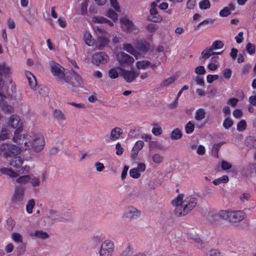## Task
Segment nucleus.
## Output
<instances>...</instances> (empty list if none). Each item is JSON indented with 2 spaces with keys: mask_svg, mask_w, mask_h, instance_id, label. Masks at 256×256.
<instances>
[{
  "mask_svg": "<svg viewBox=\"0 0 256 256\" xmlns=\"http://www.w3.org/2000/svg\"><path fill=\"white\" fill-rule=\"evenodd\" d=\"M194 125L191 122H189L185 126V130L187 134H190L194 130Z\"/></svg>",
  "mask_w": 256,
  "mask_h": 256,
  "instance_id": "obj_44",
  "label": "nucleus"
},
{
  "mask_svg": "<svg viewBox=\"0 0 256 256\" xmlns=\"http://www.w3.org/2000/svg\"><path fill=\"white\" fill-rule=\"evenodd\" d=\"M142 212L136 208L130 206L128 207L123 214V218L125 220H135L140 216Z\"/></svg>",
  "mask_w": 256,
  "mask_h": 256,
  "instance_id": "obj_10",
  "label": "nucleus"
},
{
  "mask_svg": "<svg viewBox=\"0 0 256 256\" xmlns=\"http://www.w3.org/2000/svg\"><path fill=\"white\" fill-rule=\"evenodd\" d=\"M131 252V248L130 246H128L122 252L120 256H130Z\"/></svg>",
  "mask_w": 256,
  "mask_h": 256,
  "instance_id": "obj_64",
  "label": "nucleus"
},
{
  "mask_svg": "<svg viewBox=\"0 0 256 256\" xmlns=\"http://www.w3.org/2000/svg\"><path fill=\"white\" fill-rule=\"evenodd\" d=\"M23 160L20 157L14 158L10 162V164L15 168L16 172L24 174V170L25 167L22 166L23 163Z\"/></svg>",
  "mask_w": 256,
  "mask_h": 256,
  "instance_id": "obj_14",
  "label": "nucleus"
},
{
  "mask_svg": "<svg viewBox=\"0 0 256 256\" xmlns=\"http://www.w3.org/2000/svg\"><path fill=\"white\" fill-rule=\"evenodd\" d=\"M26 76L28 80L29 84L32 88H34L36 86V80L34 76L30 72H27Z\"/></svg>",
  "mask_w": 256,
  "mask_h": 256,
  "instance_id": "obj_28",
  "label": "nucleus"
},
{
  "mask_svg": "<svg viewBox=\"0 0 256 256\" xmlns=\"http://www.w3.org/2000/svg\"><path fill=\"white\" fill-rule=\"evenodd\" d=\"M30 184L34 187L38 186L40 185V182L38 178L36 177H32L30 178V180H29Z\"/></svg>",
  "mask_w": 256,
  "mask_h": 256,
  "instance_id": "obj_45",
  "label": "nucleus"
},
{
  "mask_svg": "<svg viewBox=\"0 0 256 256\" xmlns=\"http://www.w3.org/2000/svg\"><path fill=\"white\" fill-rule=\"evenodd\" d=\"M176 80L174 77H170L164 80L160 84L161 86H168L171 84L173 83Z\"/></svg>",
  "mask_w": 256,
  "mask_h": 256,
  "instance_id": "obj_41",
  "label": "nucleus"
},
{
  "mask_svg": "<svg viewBox=\"0 0 256 256\" xmlns=\"http://www.w3.org/2000/svg\"><path fill=\"white\" fill-rule=\"evenodd\" d=\"M72 71V78L69 77L70 80V82L68 83L74 87L78 88L80 86L82 82L81 76L79 75L76 71H75L73 70Z\"/></svg>",
  "mask_w": 256,
  "mask_h": 256,
  "instance_id": "obj_17",
  "label": "nucleus"
},
{
  "mask_svg": "<svg viewBox=\"0 0 256 256\" xmlns=\"http://www.w3.org/2000/svg\"><path fill=\"white\" fill-rule=\"evenodd\" d=\"M10 130L6 127H2L0 132V141L4 140L10 138Z\"/></svg>",
  "mask_w": 256,
  "mask_h": 256,
  "instance_id": "obj_25",
  "label": "nucleus"
},
{
  "mask_svg": "<svg viewBox=\"0 0 256 256\" xmlns=\"http://www.w3.org/2000/svg\"><path fill=\"white\" fill-rule=\"evenodd\" d=\"M150 62L148 60L138 61L136 64V68L138 69H146L150 66Z\"/></svg>",
  "mask_w": 256,
  "mask_h": 256,
  "instance_id": "obj_31",
  "label": "nucleus"
},
{
  "mask_svg": "<svg viewBox=\"0 0 256 256\" xmlns=\"http://www.w3.org/2000/svg\"><path fill=\"white\" fill-rule=\"evenodd\" d=\"M35 202L34 199L29 200L26 206V212L28 214H31L32 212V209L34 206Z\"/></svg>",
  "mask_w": 256,
  "mask_h": 256,
  "instance_id": "obj_38",
  "label": "nucleus"
},
{
  "mask_svg": "<svg viewBox=\"0 0 256 256\" xmlns=\"http://www.w3.org/2000/svg\"><path fill=\"white\" fill-rule=\"evenodd\" d=\"M235 6L232 3H230L228 6L224 7L220 12V15L222 17H226L230 14V12L234 10Z\"/></svg>",
  "mask_w": 256,
  "mask_h": 256,
  "instance_id": "obj_24",
  "label": "nucleus"
},
{
  "mask_svg": "<svg viewBox=\"0 0 256 256\" xmlns=\"http://www.w3.org/2000/svg\"><path fill=\"white\" fill-rule=\"evenodd\" d=\"M118 70L120 71V75L122 76L128 82L130 83L134 81L140 74V72L134 70H126L122 66H118Z\"/></svg>",
  "mask_w": 256,
  "mask_h": 256,
  "instance_id": "obj_6",
  "label": "nucleus"
},
{
  "mask_svg": "<svg viewBox=\"0 0 256 256\" xmlns=\"http://www.w3.org/2000/svg\"><path fill=\"white\" fill-rule=\"evenodd\" d=\"M164 158L159 154H154L152 156V160L156 164L162 162Z\"/></svg>",
  "mask_w": 256,
  "mask_h": 256,
  "instance_id": "obj_60",
  "label": "nucleus"
},
{
  "mask_svg": "<svg viewBox=\"0 0 256 256\" xmlns=\"http://www.w3.org/2000/svg\"><path fill=\"white\" fill-rule=\"evenodd\" d=\"M60 222L62 221H68L72 218V214L70 212L67 211L63 214L62 215L60 214Z\"/></svg>",
  "mask_w": 256,
  "mask_h": 256,
  "instance_id": "obj_37",
  "label": "nucleus"
},
{
  "mask_svg": "<svg viewBox=\"0 0 256 256\" xmlns=\"http://www.w3.org/2000/svg\"><path fill=\"white\" fill-rule=\"evenodd\" d=\"M122 134V130L120 128L116 127L111 130L110 138L112 140H118Z\"/></svg>",
  "mask_w": 256,
  "mask_h": 256,
  "instance_id": "obj_23",
  "label": "nucleus"
},
{
  "mask_svg": "<svg viewBox=\"0 0 256 256\" xmlns=\"http://www.w3.org/2000/svg\"><path fill=\"white\" fill-rule=\"evenodd\" d=\"M0 108L2 110L5 114H10L14 111L13 106L9 104L4 100H0Z\"/></svg>",
  "mask_w": 256,
  "mask_h": 256,
  "instance_id": "obj_20",
  "label": "nucleus"
},
{
  "mask_svg": "<svg viewBox=\"0 0 256 256\" xmlns=\"http://www.w3.org/2000/svg\"><path fill=\"white\" fill-rule=\"evenodd\" d=\"M210 50H208V48L204 49L201 54L202 58L204 60L210 57Z\"/></svg>",
  "mask_w": 256,
  "mask_h": 256,
  "instance_id": "obj_62",
  "label": "nucleus"
},
{
  "mask_svg": "<svg viewBox=\"0 0 256 256\" xmlns=\"http://www.w3.org/2000/svg\"><path fill=\"white\" fill-rule=\"evenodd\" d=\"M108 40L105 37L98 36L96 46L97 48L102 50L108 44Z\"/></svg>",
  "mask_w": 256,
  "mask_h": 256,
  "instance_id": "obj_26",
  "label": "nucleus"
},
{
  "mask_svg": "<svg viewBox=\"0 0 256 256\" xmlns=\"http://www.w3.org/2000/svg\"><path fill=\"white\" fill-rule=\"evenodd\" d=\"M221 166L223 170H228L231 168L232 164L226 161L222 160L221 162Z\"/></svg>",
  "mask_w": 256,
  "mask_h": 256,
  "instance_id": "obj_63",
  "label": "nucleus"
},
{
  "mask_svg": "<svg viewBox=\"0 0 256 256\" xmlns=\"http://www.w3.org/2000/svg\"><path fill=\"white\" fill-rule=\"evenodd\" d=\"M120 22L122 28L126 32H131L134 30V26L132 22L126 17L121 18L120 19Z\"/></svg>",
  "mask_w": 256,
  "mask_h": 256,
  "instance_id": "obj_13",
  "label": "nucleus"
},
{
  "mask_svg": "<svg viewBox=\"0 0 256 256\" xmlns=\"http://www.w3.org/2000/svg\"><path fill=\"white\" fill-rule=\"evenodd\" d=\"M233 124L232 120L230 118H226L223 122V126L226 129H228Z\"/></svg>",
  "mask_w": 256,
  "mask_h": 256,
  "instance_id": "obj_51",
  "label": "nucleus"
},
{
  "mask_svg": "<svg viewBox=\"0 0 256 256\" xmlns=\"http://www.w3.org/2000/svg\"><path fill=\"white\" fill-rule=\"evenodd\" d=\"M246 122L244 120H242L238 122L237 126V129L239 131H242L246 128Z\"/></svg>",
  "mask_w": 256,
  "mask_h": 256,
  "instance_id": "obj_59",
  "label": "nucleus"
},
{
  "mask_svg": "<svg viewBox=\"0 0 256 256\" xmlns=\"http://www.w3.org/2000/svg\"><path fill=\"white\" fill-rule=\"evenodd\" d=\"M123 49L128 52L131 54L134 50V48L130 44H124L123 45Z\"/></svg>",
  "mask_w": 256,
  "mask_h": 256,
  "instance_id": "obj_57",
  "label": "nucleus"
},
{
  "mask_svg": "<svg viewBox=\"0 0 256 256\" xmlns=\"http://www.w3.org/2000/svg\"><path fill=\"white\" fill-rule=\"evenodd\" d=\"M24 197V188L21 186H16L14 194L12 197V200L14 202H18L23 200Z\"/></svg>",
  "mask_w": 256,
  "mask_h": 256,
  "instance_id": "obj_16",
  "label": "nucleus"
},
{
  "mask_svg": "<svg viewBox=\"0 0 256 256\" xmlns=\"http://www.w3.org/2000/svg\"><path fill=\"white\" fill-rule=\"evenodd\" d=\"M224 220L231 224H236L242 222L246 218V214L243 210H224Z\"/></svg>",
  "mask_w": 256,
  "mask_h": 256,
  "instance_id": "obj_3",
  "label": "nucleus"
},
{
  "mask_svg": "<svg viewBox=\"0 0 256 256\" xmlns=\"http://www.w3.org/2000/svg\"><path fill=\"white\" fill-rule=\"evenodd\" d=\"M221 146H222V144L218 143V144H214V146H212V153L214 156H215L217 158L218 157V151L220 150V147Z\"/></svg>",
  "mask_w": 256,
  "mask_h": 256,
  "instance_id": "obj_40",
  "label": "nucleus"
},
{
  "mask_svg": "<svg viewBox=\"0 0 256 256\" xmlns=\"http://www.w3.org/2000/svg\"><path fill=\"white\" fill-rule=\"evenodd\" d=\"M106 18L102 16H94L92 18V21L94 22L104 24L106 23Z\"/></svg>",
  "mask_w": 256,
  "mask_h": 256,
  "instance_id": "obj_55",
  "label": "nucleus"
},
{
  "mask_svg": "<svg viewBox=\"0 0 256 256\" xmlns=\"http://www.w3.org/2000/svg\"><path fill=\"white\" fill-rule=\"evenodd\" d=\"M83 38L85 43L89 46H92L94 44V40L92 38L90 34L88 32H85L83 34Z\"/></svg>",
  "mask_w": 256,
  "mask_h": 256,
  "instance_id": "obj_27",
  "label": "nucleus"
},
{
  "mask_svg": "<svg viewBox=\"0 0 256 256\" xmlns=\"http://www.w3.org/2000/svg\"><path fill=\"white\" fill-rule=\"evenodd\" d=\"M92 62L98 66L100 64H105L109 60V56L104 52H100L94 54L92 58Z\"/></svg>",
  "mask_w": 256,
  "mask_h": 256,
  "instance_id": "obj_11",
  "label": "nucleus"
},
{
  "mask_svg": "<svg viewBox=\"0 0 256 256\" xmlns=\"http://www.w3.org/2000/svg\"><path fill=\"white\" fill-rule=\"evenodd\" d=\"M212 46L215 50L220 49L224 46V44L221 40H216L212 43Z\"/></svg>",
  "mask_w": 256,
  "mask_h": 256,
  "instance_id": "obj_53",
  "label": "nucleus"
},
{
  "mask_svg": "<svg viewBox=\"0 0 256 256\" xmlns=\"http://www.w3.org/2000/svg\"><path fill=\"white\" fill-rule=\"evenodd\" d=\"M229 180L228 177L226 176H223L221 178L214 180L212 183L216 185H218L222 183H227Z\"/></svg>",
  "mask_w": 256,
  "mask_h": 256,
  "instance_id": "obj_34",
  "label": "nucleus"
},
{
  "mask_svg": "<svg viewBox=\"0 0 256 256\" xmlns=\"http://www.w3.org/2000/svg\"><path fill=\"white\" fill-rule=\"evenodd\" d=\"M20 121V117L16 114H14L9 118L7 123L10 128H16L18 126Z\"/></svg>",
  "mask_w": 256,
  "mask_h": 256,
  "instance_id": "obj_22",
  "label": "nucleus"
},
{
  "mask_svg": "<svg viewBox=\"0 0 256 256\" xmlns=\"http://www.w3.org/2000/svg\"><path fill=\"white\" fill-rule=\"evenodd\" d=\"M182 136V133L178 128L174 130L170 134V138L173 140H177L180 139Z\"/></svg>",
  "mask_w": 256,
  "mask_h": 256,
  "instance_id": "obj_30",
  "label": "nucleus"
},
{
  "mask_svg": "<svg viewBox=\"0 0 256 256\" xmlns=\"http://www.w3.org/2000/svg\"><path fill=\"white\" fill-rule=\"evenodd\" d=\"M88 2L87 0L84 1L82 4L80 12L82 15H85L87 14V8Z\"/></svg>",
  "mask_w": 256,
  "mask_h": 256,
  "instance_id": "obj_50",
  "label": "nucleus"
},
{
  "mask_svg": "<svg viewBox=\"0 0 256 256\" xmlns=\"http://www.w3.org/2000/svg\"><path fill=\"white\" fill-rule=\"evenodd\" d=\"M200 8L201 9L206 10L210 8V4L209 0H204L199 4Z\"/></svg>",
  "mask_w": 256,
  "mask_h": 256,
  "instance_id": "obj_42",
  "label": "nucleus"
},
{
  "mask_svg": "<svg viewBox=\"0 0 256 256\" xmlns=\"http://www.w3.org/2000/svg\"><path fill=\"white\" fill-rule=\"evenodd\" d=\"M22 128L20 127H18V128H16L14 131V134L13 136L12 140L14 142H18V139L19 134L22 132Z\"/></svg>",
  "mask_w": 256,
  "mask_h": 256,
  "instance_id": "obj_56",
  "label": "nucleus"
},
{
  "mask_svg": "<svg viewBox=\"0 0 256 256\" xmlns=\"http://www.w3.org/2000/svg\"><path fill=\"white\" fill-rule=\"evenodd\" d=\"M136 48L140 51L146 52L150 48V45L147 42H140L138 44Z\"/></svg>",
  "mask_w": 256,
  "mask_h": 256,
  "instance_id": "obj_33",
  "label": "nucleus"
},
{
  "mask_svg": "<svg viewBox=\"0 0 256 256\" xmlns=\"http://www.w3.org/2000/svg\"><path fill=\"white\" fill-rule=\"evenodd\" d=\"M106 16L114 20L118 18V14L112 10H109L107 12Z\"/></svg>",
  "mask_w": 256,
  "mask_h": 256,
  "instance_id": "obj_52",
  "label": "nucleus"
},
{
  "mask_svg": "<svg viewBox=\"0 0 256 256\" xmlns=\"http://www.w3.org/2000/svg\"><path fill=\"white\" fill-rule=\"evenodd\" d=\"M44 136L40 134L31 133L20 136L18 144L26 150L38 153L42 152L45 146Z\"/></svg>",
  "mask_w": 256,
  "mask_h": 256,
  "instance_id": "obj_1",
  "label": "nucleus"
},
{
  "mask_svg": "<svg viewBox=\"0 0 256 256\" xmlns=\"http://www.w3.org/2000/svg\"><path fill=\"white\" fill-rule=\"evenodd\" d=\"M222 74L225 78L229 80L232 76V70L229 68H226L224 70Z\"/></svg>",
  "mask_w": 256,
  "mask_h": 256,
  "instance_id": "obj_54",
  "label": "nucleus"
},
{
  "mask_svg": "<svg viewBox=\"0 0 256 256\" xmlns=\"http://www.w3.org/2000/svg\"><path fill=\"white\" fill-rule=\"evenodd\" d=\"M188 237L189 239L192 240L198 245L202 246L204 244L196 230L192 228L188 232Z\"/></svg>",
  "mask_w": 256,
  "mask_h": 256,
  "instance_id": "obj_18",
  "label": "nucleus"
},
{
  "mask_svg": "<svg viewBox=\"0 0 256 256\" xmlns=\"http://www.w3.org/2000/svg\"><path fill=\"white\" fill-rule=\"evenodd\" d=\"M12 72V68L6 64L0 65V88H2L4 84L2 79L3 76H8ZM0 100H4L6 98L0 92Z\"/></svg>",
  "mask_w": 256,
  "mask_h": 256,
  "instance_id": "obj_12",
  "label": "nucleus"
},
{
  "mask_svg": "<svg viewBox=\"0 0 256 256\" xmlns=\"http://www.w3.org/2000/svg\"><path fill=\"white\" fill-rule=\"evenodd\" d=\"M154 128L152 130V134L155 136H160L162 133V127L156 123L153 124Z\"/></svg>",
  "mask_w": 256,
  "mask_h": 256,
  "instance_id": "obj_36",
  "label": "nucleus"
},
{
  "mask_svg": "<svg viewBox=\"0 0 256 256\" xmlns=\"http://www.w3.org/2000/svg\"><path fill=\"white\" fill-rule=\"evenodd\" d=\"M30 180V176L28 175H26V176H20L19 178H18L16 182H18L19 184H26Z\"/></svg>",
  "mask_w": 256,
  "mask_h": 256,
  "instance_id": "obj_39",
  "label": "nucleus"
},
{
  "mask_svg": "<svg viewBox=\"0 0 256 256\" xmlns=\"http://www.w3.org/2000/svg\"><path fill=\"white\" fill-rule=\"evenodd\" d=\"M60 214L55 210L50 209L48 214L44 217V225L52 226L54 222H60Z\"/></svg>",
  "mask_w": 256,
  "mask_h": 256,
  "instance_id": "obj_9",
  "label": "nucleus"
},
{
  "mask_svg": "<svg viewBox=\"0 0 256 256\" xmlns=\"http://www.w3.org/2000/svg\"><path fill=\"white\" fill-rule=\"evenodd\" d=\"M108 76L110 78H116L118 77L119 74L116 68H111L108 72Z\"/></svg>",
  "mask_w": 256,
  "mask_h": 256,
  "instance_id": "obj_46",
  "label": "nucleus"
},
{
  "mask_svg": "<svg viewBox=\"0 0 256 256\" xmlns=\"http://www.w3.org/2000/svg\"><path fill=\"white\" fill-rule=\"evenodd\" d=\"M53 114L54 118L58 120H64L66 119L64 114L59 110H55Z\"/></svg>",
  "mask_w": 256,
  "mask_h": 256,
  "instance_id": "obj_35",
  "label": "nucleus"
},
{
  "mask_svg": "<svg viewBox=\"0 0 256 256\" xmlns=\"http://www.w3.org/2000/svg\"><path fill=\"white\" fill-rule=\"evenodd\" d=\"M250 196L248 193H243L240 196V199L242 202H245L250 200Z\"/></svg>",
  "mask_w": 256,
  "mask_h": 256,
  "instance_id": "obj_58",
  "label": "nucleus"
},
{
  "mask_svg": "<svg viewBox=\"0 0 256 256\" xmlns=\"http://www.w3.org/2000/svg\"><path fill=\"white\" fill-rule=\"evenodd\" d=\"M224 210H220L218 212L214 211H210L207 215L208 220L212 223L216 222L218 221L219 219L224 220L225 217L223 216Z\"/></svg>",
  "mask_w": 256,
  "mask_h": 256,
  "instance_id": "obj_15",
  "label": "nucleus"
},
{
  "mask_svg": "<svg viewBox=\"0 0 256 256\" xmlns=\"http://www.w3.org/2000/svg\"><path fill=\"white\" fill-rule=\"evenodd\" d=\"M246 50L249 54H252L255 52L256 46L254 44L248 42L246 46Z\"/></svg>",
  "mask_w": 256,
  "mask_h": 256,
  "instance_id": "obj_43",
  "label": "nucleus"
},
{
  "mask_svg": "<svg viewBox=\"0 0 256 256\" xmlns=\"http://www.w3.org/2000/svg\"><path fill=\"white\" fill-rule=\"evenodd\" d=\"M146 29L149 32L153 34L158 30V26L155 24H150L146 26Z\"/></svg>",
  "mask_w": 256,
  "mask_h": 256,
  "instance_id": "obj_48",
  "label": "nucleus"
},
{
  "mask_svg": "<svg viewBox=\"0 0 256 256\" xmlns=\"http://www.w3.org/2000/svg\"><path fill=\"white\" fill-rule=\"evenodd\" d=\"M22 148L9 143H2L0 144V154L7 158L14 156L20 153Z\"/></svg>",
  "mask_w": 256,
  "mask_h": 256,
  "instance_id": "obj_4",
  "label": "nucleus"
},
{
  "mask_svg": "<svg viewBox=\"0 0 256 256\" xmlns=\"http://www.w3.org/2000/svg\"><path fill=\"white\" fill-rule=\"evenodd\" d=\"M114 248V242L110 240L102 242L99 252L100 256H112Z\"/></svg>",
  "mask_w": 256,
  "mask_h": 256,
  "instance_id": "obj_7",
  "label": "nucleus"
},
{
  "mask_svg": "<svg viewBox=\"0 0 256 256\" xmlns=\"http://www.w3.org/2000/svg\"><path fill=\"white\" fill-rule=\"evenodd\" d=\"M144 145V142L142 140H138L136 142L132 150L131 157L133 160L136 158L138 152L142 148Z\"/></svg>",
  "mask_w": 256,
  "mask_h": 256,
  "instance_id": "obj_21",
  "label": "nucleus"
},
{
  "mask_svg": "<svg viewBox=\"0 0 256 256\" xmlns=\"http://www.w3.org/2000/svg\"><path fill=\"white\" fill-rule=\"evenodd\" d=\"M0 172L2 174H6L12 178H16L18 176V174L16 172H14L10 168H2L0 169Z\"/></svg>",
  "mask_w": 256,
  "mask_h": 256,
  "instance_id": "obj_29",
  "label": "nucleus"
},
{
  "mask_svg": "<svg viewBox=\"0 0 256 256\" xmlns=\"http://www.w3.org/2000/svg\"><path fill=\"white\" fill-rule=\"evenodd\" d=\"M12 238L14 241L17 242H22V236L18 233L14 232L12 234Z\"/></svg>",
  "mask_w": 256,
  "mask_h": 256,
  "instance_id": "obj_61",
  "label": "nucleus"
},
{
  "mask_svg": "<svg viewBox=\"0 0 256 256\" xmlns=\"http://www.w3.org/2000/svg\"><path fill=\"white\" fill-rule=\"evenodd\" d=\"M51 72L58 80H64L66 82H70V79L68 76H66L64 68L60 64L55 62L50 64Z\"/></svg>",
  "mask_w": 256,
  "mask_h": 256,
  "instance_id": "obj_5",
  "label": "nucleus"
},
{
  "mask_svg": "<svg viewBox=\"0 0 256 256\" xmlns=\"http://www.w3.org/2000/svg\"><path fill=\"white\" fill-rule=\"evenodd\" d=\"M116 60L119 63L118 66H122L124 68L126 66H130L134 61L132 56L123 52L118 53Z\"/></svg>",
  "mask_w": 256,
  "mask_h": 256,
  "instance_id": "obj_8",
  "label": "nucleus"
},
{
  "mask_svg": "<svg viewBox=\"0 0 256 256\" xmlns=\"http://www.w3.org/2000/svg\"><path fill=\"white\" fill-rule=\"evenodd\" d=\"M184 196L183 194H180L172 202V205L176 206L174 214L178 216L187 214L197 204L196 198L188 196L184 200Z\"/></svg>",
  "mask_w": 256,
  "mask_h": 256,
  "instance_id": "obj_2",
  "label": "nucleus"
},
{
  "mask_svg": "<svg viewBox=\"0 0 256 256\" xmlns=\"http://www.w3.org/2000/svg\"><path fill=\"white\" fill-rule=\"evenodd\" d=\"M130 176L134 178H138L140 174L138 170L136 168H132L130 171Z\"/></svg>",
  "mask_w": 256,
  "mask_h": 256,
  "instance_id": "obj_49",
  "label": "nucleus"
},
{
  "mask_svg": "<svg viewBox=\"0 0 256 256\" xmlns=\"http://www.w3.org/2000/svg\"><path fill=\"white\" fill-rule=\"evenodd\" d=\"M206 112L204 109L199 108L196 112L195 119L200 121L205 118Z\"/></svg>",
  "mask_w": 256,
  "mask_h": 256,
  "instance_id": "obj_32",
  "label": "nucleus"
},
{
  "mask_svg": "<svg viewBox=\"0 0 256 256\" xmlns=\"http://www.w3.org/2000/svg\"><path fill=\"white\" fill-rule=\"evenodd\" d=\"M206 256H222L220 251L216 249H212L208 252Z\"/></svg>",
  "mask_w": 256,
  "mask_h": 256,
  "instance_id": "obj_47",
  "label": "nucleus"
},
{
  "mask_svg": "<svg viewBox=\"0 0 256 256\" xmlns=\"http://www.w3.org/2000/svg\"><path fill=\"white\" fill-rule=\"evenodd\" d=\"M29 235L32 238H35L40 240H46L50 238V235L46 232L42 230L31 231Z\"/></svg>",
  "mask_w": 256,
  "mask_h": 256,
  "instance_id": "obj_19",
  "label": "nucleus"
}]
</instances>
